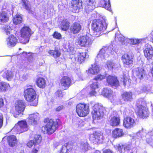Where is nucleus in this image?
<instances>
[{"label":"nucleus","instance_id":"nucleus-1","mask_svg":"<svg viewBox=\"0 0 153 153\" xmlns=\"http://www.w3.org/2000/svg\"><path fill=\"white\" fill-rule=\"evenodd\" d=\"M107 24L105 20L100 19L94 20L91 24V28L94 31V35L98 37L103 34L107 28Z\"/></svg>","mask_w":153,"mask_h":153},{"label":"nucleus","instance_id":"nucleus-2","mask_svg":"<svg viewBox=\"0 0 153 153\" xmlns=\"http://www.w3.org/2000/svg\"><path fill=\"white\" fill-rule=\"evenodd\" d=\"M59 123L60 120L59 119H57L55 122L53 119H50L46 126L42 127V131L45 134L47 133L51 134L55 131Z\"/></svg>","mask_w":153,"mask_h":153},{"label":"nucleus","instance_id":"nucleus-3","mask_svg":"<svg viewBox=\"0 0 153 153\" xmlns=\"http://www.w3.org/2000/svg\"><path fill=\"white\" fill-rule=\"evenodd\" d=\"M24 96L27 101L32 102V105L36 106L38 99L36 98V94L34 89L32 88L27 89L24 91Z\"/></svg>","mask_w":153,"mask_h":153},{"label":"nucleus","instance_id":"nucleus-4","mask_svg":"<svg viewBox=\"0 0 153 153\" xmlns=\"http://www.w3.org/2000/svg\"><path fill=\"white\" fill-rule=\"evenodd\" d=\"M31 30L28 27H23L20 31L21 36L19 38L20 42L26 44L29 42L30 37L31 36Z\"/></svg>","mask_w":153,"mask_h":153},{"label":"nucleus","instance_id":"nucleus-5","mask_svg":"<svg viewBox=\"0 0 153 153\" xmlns=\"http://www.w3.org/2000/svg\"><path fill=\"white\" fill-rule=\"evenodd\" d=\"M93 109L92 114L94 120H98L102 118L105 110V108L102 106L96 104L93 107Z\"/></svg>","mask_w":153,"mask_h":153},{"label":"nucleus","instance_id":"nucleus-6","mask_svg":"<svg viewBox=\"0 0 153 153\" xmlns=\"http://www.w3.org/2000/svg\"><path fill=\"white\" fill-rule=\"evenodd\" d=\"M76 109L78 115L81 117H84L87 116L89 112L88 105L84 103L78 104L76 106Z\"/></svg>","mask_w":153,"mask_h":153},{"label":"nucleus","instance_id":"nucleus-7","mask_svg":"<svg viewBox=\"0 0 153 153\" xmlns=\"http://www.w3.org/2000/svg\"><path fill=\"white\" fill-rule=\"evenodd\" d=\"M76 43L80 46L88 47L92 45V41L87 35L81 36L78 38Z\"/></svg>","mask_w":153,"mask_h":153},{"label":"nucleus","instance_id":"nucleus-8","mask_svg":"<svg viewBox=\"0 0 153 153\" xmlns=\"http://www.w3.org/2000/svg\"><path fill=\"white\" fill-rule=\"evenodd\" d=\"M28 129V128L26 122L25 121L22 120L16 124L12 130L19 134L26 131Z\"/></svg>","mask_w":153,"mask_h":153},{"label":"nucleus","instance_id":"nucleus-9","mask_svg":"<svg viewBox=\"0 0 153 153\" xmlns=\"http://www.w3.org/2000/svg\"><path fill=\"white\" fill-rule=\"evenodd\" d=\"M25 104L23 101L18 100L15 103V108L16 113L14 116L15 117H17V115L20 114H23V113L25 108Z\"/></svg>","mask_w":153,"mask_h":153},{"label":"nucleus","instance_id":"nucleus-10","mask_svg":"<svg viewBox=\"0 0 153 153\" xmlns=\"http://www.w3.org/2000/svg\"><path fill=\"white\" fill-rule=\"evenodd\" d=\"M133 56L129 54H124L122 57V60L124 66L128 67L133 64Z\"/></svg>","mask_w":153,"mask_h":153},{"label":"nucleus","instance_id":"nucleus-11","mask_svg":"<svg viewBox=\"0 0 153 153\" xmlns=\"http://www.w3.org/2000/svg\"><path fill=\"white\" fill-rule=\"evenodd\" d=\"M144 55L148 60L153 58V48L150 45L146 44L143 51Z\"/></svg>","mask_w":153,"mask_h":153},{"label":"nucleus","instance_id":"nucleus-12","mask_svg":"<svg viewBox=\"0 0 153 153\" xmlns=\"http://www.w3.org/2000/svg\"><path fill=\"white\" fill-rule=\"evenodd\" d=\"M137 115L140 117H143L148 116L149 111L146 107L142 105L138 106L136 110Z\"/></svg>","mask_w":153,"mask_h":153},{"label":"nucleus","instance_id":"nucleus-13","mask_svg":"<svg viewBox=\"0 0 153 153\" xmlns=\"http://www.w3.org/2000/svg\"><path fill=\"white\" fill-rule=\"evenodd\" d=\"M111 51L109 48L104 47L100 50L97 55V57L98 58H100L101 60H102L105 59L106 57H108L109 53H110Z\"/></svg>","mask_w":153,"mask_h":153},{"label":"nucleus","instance_id":"nucleus-14","mask_svg":"<svg viewBox=\"0 0 153 153\" xmlns=\"http://www.w3.org/2000/svg\"><path fill=\"white\" fill-rule=\"evenodd\" d=\"M104 138L102 134L99 131L95 132L92 135L91 137V139L93 141V143L95 144L101 142Z\"/></svg>","mask_w":153,"mask_h":153},{"label":"nucleus","instance_id":"nucleus-15","mask_svg":"<svg viewBox=\"0 0 153 153\" xmlns=\"http://www.w3.org/2000/svg\"><path fill=\"white\" fill-rule=\"evenodd\" d=\"M106 80L108 84L114 88L119 86V82L117 77L115 76L109 75L107 77Z\"/></svg>","mask_w":153,"mask_h":153},{"label":"nucleus","instance_id":"nucleus-16","mask_svg":"<svg viewBox=\"0 0 153 153\" xmlns=\"http://www.w3.org/2000/svg\"><path fill=\"white\" fill-rule=\"evenodd\" d=\"M71 6L74 12H78L82 7V1L80 0H73L72 1Z\"/></svg>","mask_w":153,"mask_h":153},{"label":"nucleus","instance_id":"nucleus-17","mask_svg":"<svg viewBox=\"0 0 153 153\" xmlns=\"http://www.w3.org/2000/svg\"><path fill=\"white\" fill-rule=\"evenodd\" d=\"M123 125L125 127L130 128L135 125V122L133 118L128 117L124 119Z\"/></svg>","mask_w":153,"mask_h":153},{"label":"nucleus","instance_id":"nucleus-18","mask_svg":"<svg viewBox=\"0 0 153 153\" xmlns=\"http://www.w3.org/2000/svg\"><path fill=\"white\" fill-rule=\"evenodd\" d=\"M96 2L95 0H87L85 9L87 13L91 11L96 7Z\"/></svg>","mask_w":153,"mask_h":153},{"label":"nucleus","instance_id":"nucleus-19","mask_svg":"<svg viewBox=\"0 0 153 153\" xmlns=\"http://www.w3.org/2000/svg\"><path fill=\"white\" fill-rule=\"evenodd\" d=\"M131 149V146L129 144H123L120 143L118 145V149L119 152L120 153H125L128 152Z\"/></svg>","mask_w":153,"mask_h":153},{"label":"nucleus","instance_id":"nucleus-20","mask_svg":"<svg viewBox=\"0 0 153 153\" xmlns=\"http://www.w3.org/2000/svg\"><path fill=\"white\" fill-rule=\"evenodd\" d=\"M133 71L134 74L140 79H143L145 75V71L143 68H137L134 69Z\"/></svg>","mask_w":153,"mask_h":153},{"label":"nucleus","instance_id":"nucleus-21","mask_svg":"<svg viewBox=\"0 0 153 153\" xmlns=\"http://www.w3.org/2000/svg\"><path fill=\"white\" fill-rule=\"evenodd\" d=\"M82 26L78 22H75L72 24L70 28L71 32L74 34L79 33L81 29Z\"/></svg>","mask_w":153,"mask_h":153},{"label":"nucleus","instance_id":"nucleus-22","mask_svg":"<svg viewBox=\"0 0 153 153\" xmlns=\"http://www.w3.org/2000/svg\"><path fill=\"white\" fill-rule=\"evenodd\" d=\"M39 116V114L38 113L29 115L28 117L29 123L32 125L36 124L37 123Z\"/></svg>","mask_w":153,"mask_h":153},{"label":"nucleus","instance_id":"nucleus-23","mask_svg":"<svg viewBox=\"0 0 153 153\" xmlns=\"http://www.w3.org/2000/svg\"><path fill=\"white\" fill-rule=\"evenodd\" d=\"M7 45L9 47H13L16 45L18 40L16 37L12 35L7 39Z\"/></svg>","mask_w":153,"mask_h":153},{"label":"nucleus","instance_id":"nucleus-24","mask_svg":"<svg viewBox=\"0 0 153 153\" xmlns=\"http://www.w3.org/2000/svg\"><path fill=\"white\" fill-rule=\"evenodd\" d=\"M60 83L62 85L67 88L71 83V79L68 76H64L61 79Z\"/></svg>","mask_w":153,"mask_h":153},{"label":"nucleus","instance_id":"nucleus-25","mask_svg":"<svg viewBox=\"0 0 153 153\" xmlns=\"http://www.w3.org/2000/svg\"><path fill=\"white\" fill-rule=\"evenodd\" d=\"M14 73L8 70H6L4 72L2 76L3 77L7 80L10 81L13 78L14 76Z\"/></svg>","mask_w":153,"mask_h":153},{"label":"nucleus","instance_id":"nucleus-26","mask_svg":"<svg viewBox=\"0 0 153 153\" xmlns=\"http://www.w3.org/2000/svg\"><path fill=\"white\" fill-rule=\"evenodd\" d=\"M9 17L7 13L4 11L0 12V24H3L7 22Z\"/></svg>","mask_w":153,"mask_h":153},{"label":"nucleus","instance_id":"nucleus-27","mask_svg":"<svg viewBox=\"0 0 153 153\" xmlns=\"http://www.w3.org/2000/svg\"><path fill=\"white\" fill-rule=\"evenodd\" d=\"M91 68L88 70V72L92 74H97L100 71V68L99 65L95 63L92 65Z\"/></svg>","mask_w":153,"mask_h":153},{"label":"nucleus","instance_id":"nucleus-28","mask_svg":"<svg viewBox=\"0 0 153 153\" xmlns=\"http://www.w3.org/2000/svg\"><path fill=\"white\" fill-rule=\"evenodd\" d=\"M102 95L108 98H111L113 95V91L109 88H104L101 92Z\"/></svg>","mask_w":153,"mask_h":153},{"label":"nucleus","instance_id":"nucleus-29","mask_svg":"<svg viewBox=\"0 0 153 153\" xmlns=\"http://www.w3.org/2000/svg\"><path fill=\"white\" fill-rule=\"evenodd\" d=\"M100 6L109 11L111 10L110 0H103L100 2Z\"/></svg>","mask_w":153,"mask_h":153},{"label":"nucleus","instance_id":"nucleus-30","mask_svg":"<svg viewBox=\"0 0 153 153\" xmlns=\"http://www.w3.org/2000/svg\"><path fill=\"white\" fill-rule=\"evenodd\" d=\"M7 139L10 146H13L16 144L17 140L15 136L11 135L8 136Z\"/></svg>","mask_w":153,"mask_h":153},{"label":"nucleus","instance_id":"nucleus-31","mask_svg":"<svg viewBox=\"0 0 153 153\" xmlns=\"http://www.w3.org/2000/svg\"><path fill=\"white\" fill-rule=\"evenodd\" d=\"M124 135V132L122 129L117 128L112 132V136L115 138L122 137Z\"/></svg>","mask_w":153,"mask_h":153},{"label":"nucleus","instance_id":"nucleus-32","mask_svg":"<svg viewBox=\"0 0 153 153\" xmlns=\"http://www.w3.org/2000/svg\"><path fill=\"white\" fill-rule=\"evenodd\" d=\"M37 86L40 88H44L46 85V81L45 79L42 77L39 78L36 81Z\"/></svg>","mask_w":153,"mask_h":153},{"label":"nucleus","instance_id":"nucleus-33","mask_svg":"<svg viewBox=\"0 0 153 153\" xmlns=\"http://www.w3.org/2000/svg\"><path fill=\"white\" fill-rule=\"evenodd\" d=\"M69 26V22L66 19H64L61 22L60 27L62 30L66 31L68 29Z\"/></svg>","mask_w":153,"mask_h":153},{"label":"nucleus","instance_id":"nucleus-34","mask_svg":"<svg viewBox=\"0 0 153 153\" xmlns=\"http://www.w3.org/2000/svg\"><path fill=\"white\" fill-rule=\"evenodd\" d=\"M79 147L82 151L85 152L88 150L89 147L87 141H84L80 143Z\"/></svg>","mask_w":153,"mask_h":153},{"label":"nucleus","instance_id":"nucleus-35","mask_svg":"<svg viewBox=\"0 0 153 153\" xmlns=\"http://www.w3.org/2000/svg\"><path fill=\"white\" fill-rule=\"evenodd\" d=\"M122 97L125 101H131L132 99V94L130 92H124L122 94Z\"/></svg>","mask_w":153,"mask_h":153},{"label":"nucleus","instance_id":"nucleus-36","mask_svg":"<svg viewBox=\"0 0 153 153\" xmlns=\"http://www.w3.org/2000/svg\"><path fill=\"white\" fill-rule=\"evenodd\" d=\"M110 123L111 125L112 126H117L120 124V118L118 117H114L111 119Z\"/></svg>","mask_w":153,"mask_h":153},{"label":"nucleus","instance_id":"nucleus-37","mask_svg":"<svg viewBox=\"0 0 153 153\" xmlns=\"http://www.w3.org/2000/svg\"><path fill=\"white\" fill-rule=\"evenodd\" d=\"M10 87L9 84L4 82H0V91L5 92L7 91Z\"/></svg>","mask_w":153,"mask_h":153},{"label":"nucleus","instance_id":"nucleus-38","mask_svg":"<svg viewBox=\"0 0 153 153\" xmlns=\"http://www.w3.org/2000/svg\"><path fill=\"white\" fill-rule=\"evenodd\" d=\"M48 53L54 58L59 57L61 54L60 52L58 50L55 49L54 51L50 50Z\"/></svg>","mask_w":153,"mask_h":153},{"label":"nucleus","instance_id":"nucleus-39","mask_svg":"<svg viewBox=\"0 0 153 153\" xmlns=\"http://www.w3.org/2000/svg\"><path fill=\"white\" fill-rule=\"evenodd\" d=\"M22 18L21 15L17 14L13 19L14 23L17 25L21 23L22 21Z\"/></svg>","mask_w":153,"mask_h":153},{"label":"nucleus","instance_id":"nucleus-40","mask_svg":"<svg viewBox=\"0 0 153 153\" xmlns=\"http://www.w3.org/2000/svg\"><path fill=\"white\" fill-rule=\"evenodd\" d=\"M106 65L109 69H111L116 67L117 65L113 61H108L106 62Z\"/></svg>","mask_w":153,"mask_h":153},{"label":"nucleus","instance_id":"nucleus-41","mask_svg":"<svg viewBox=\"0 0 153 153\" xmlns=\"http://www.w3.org/2000/svg\"><path fill=\"white\" fill-rule=\"evenodd\" d=\"M23 5L25 8L28 11L29 13H32L30 10V6L29 2L27 0H22Z\"/></svg>","mask_w":153,"mask_h":153},{"label":"nucleus","instance_id":"nucleus-42","mask_svg":"<svg viewBox=\"0 0 153 153\" xmlns=\"http://www.w3.org/2000/svg\"><path fill=\"white\" fill-rule=\"evenodd\" d=\"M34 140L35 146L40 143L42 140V137L40 135H35L34 136Z\"/></svg>","mask_w":153,"mask_h":153},{"label":"nucleus","instance_id":"nucleus-43","mask_svg":"<svg viewBox=\"0 0 153 153\" xmlns=\"http://www.w3.org/2000/svg\"><path fill=\"white\" fill-rule=\"evenodd\" d=\"M99 83L96 79H94L92 81V83L90 85V87L92 89L95 90L99 88Z\"/></svg>","mask_w":153,"mask_h":153},{"label":"nucleus","instance_id":"nucleus-44","mask_svg":"<svg viewBox=\"0 0 153 153\" xmlns=\"http://www.w3.org/2000/svg\"><path fill=\"white\" fill-rule=\"evenodd\" d=\"M86 53L85 52H82L79 54L78 55V60L80 61L81 63L83 62L85 59L86 56Z\"/></svg>","mask_w":153,"mask_h":153},{"label":"nucleus","instance_id":"nucleus-45","mask_svg":"<svg viewBox=\"0 0 153 153\" xmlns=\"http://www.w3.org/2000/svg\"><path fill=\"white\" fill-rule=\"evenodd\" d=\"M116 39L117 38L118 40L120 42L123 44L125 43L126 41V39L123 35L120 34L117 36V35H115Z\"/></svg>","mask_w":153,"mask_h":153},{"label":"nucleus","instance_id":"nucleus-46","mask_svg":"<svg viewBox=\"0 0 153 153\" xmlns=\"http://www.w3.org/2000/svg\"><path fill=\"white\" fill-rule=\"evenodd\" d=\"M54 38L58 39H60L62 38V36L60 33L55 32L53 34Z\"/></svg>","mask_w":153,"mask_h":153},{"label":"nucleus","instance_id":"nucleus-47","mask_svg":"<svg viewBox=\"0 0 153 153\" xmlns=\"http://www.w3.org/2000/svg\"><path fill=\"white\" fill-rule=\"evenodd\" d=\"M66 147L65 144L62 146L60 150L59 153H67L68 152Z\"/></svg>","mask_w":153,"mask_h":153},{"label":"nucleus","instance_id":"nucleus-48","mask_svg":"<svg viewBox=\"0 0 153 153\" xmlns=\"http://www.w3.org/2000/svg\"><path fill=\"white\" fill-rule=\"evenodd\" d=\"M146 142L150 145H152L153 143V139L150 136H147V138L146 140Z\"/></svg>","mask_w":153,"mask_h":153},{"label":"nucleus","instance_id":"nucleus-49","mask_svg":"<svg viewBox=\"0 0 153 153\" xmlns=\"http://www.w3.org/2000/svg\"><path fill=\"white\" fill-rule=\"evenodd\" d=\"M66 146L67 150L68 152L70 151L73 148V146L72 144L69 143H67L64 144Z\"/></svg>","mask_w":153,"mask_h":153},{"label":"nucleus","instance_id":"nucleus-50","mask_svg":"<svg viewBox=\"0 0 153 153\" xmlns=\"http://www.w3.org/2000/svg\"><path fill=\"white\" fill-rule=\"evenodd\" d=\"M11 30L10 27L9 26H7L4 28V31L6 35L10 34Z\"/></svg>","mask_w":153,"mask_h":153},{"label":"nucleus","instance_id":"nucleus-51","mask_svg":"<svg viewBox=\"0 0 153 153\" xmlns=\"http://www.w3.org/2000/svg\"><path fill=\"white\" fill-rule=\"evenodd\" d=\"M28 75L27 74H24L20 78V80L24 81L28 78Z\"/></svg>","mask_w":153,"mask_h":153},{"label":"nucleus","instance_id":"nucleus-52","mask_svg":"<svg viewBox=\"0 0 153 153\" xmlns=\"http://www.w3.org/2000/svg\"><path fill=\"white\" fill-rule=\"evenodd\" d=\"M105 77V76L104 75H102L100 74L97 76L96 77L94 78L95 79H96L97 81L98 80H101L102 79H104Z\"/></svg>","mask_w":153,"mask_h":153},{"label":"nucleus","instance_id":"nucleus-53","mask_svg":"<svg viewBox=\"0 0 153 153\" xmlns=\"http://www.w3.org/2000/svg\"><path fill=\"white\" fill-rule=\"evenodd\" d=\"M34 144L35 145V143L34 141L32 140H30L28 142L27 145L28 147L29 148H30Z\"/></svg>","mask_w":153,"mask_h":153},{"label":"nucleus","instance_id":"nucleus-54","mask_svg":"<svg viewBox=\"0 0 153 153\" xmlns=\"http://www.w3.org/2000/svg\"><path fill=\"white\" fill-rule=\"evenodd\" d=\"M56 95L58 97H62L63 96L62 92L60 91H58L55 93Z\"/></svg>","mask_w":153,"mask_h":153},{"label":"nucleus","instance_id":"nucleus-55","mask_svg":"<svg viewBox=\"0 0 153 153\" xmlns=\"http://www.w3.org/2000/svg\"><path fill=\"white\" fill-rule=\"evenodd\" d=\"M3 121V117L1 114L0 113V128L2 127Z\"/></svg>","mask_w":153,"mask_h":153},{"label":"nucleus","instance_id":"nucleus-56","mask_svg":"<svg viewBox=\"0 0 153 153\" xmlns=\"http://www.w3.org/2000/svg\"><path fill=\"white\" fill-rule=\"evenodd\" d=\"M97 94V92L95 90L92 89V91L90 92V94L91 96H96Z\"/></svg>","mask_w":153,"mask_h":153},{"label":"nucleus","instance_id":"nucleus-57","mask_svg":"<svg viewBox=\"0 0 153 153\" xmlns=\"http://www.w3.org/2000/svg\"><path fill=\"white\" fill-rule=\"evenodd\" d=\"M129 80H128L127 78L124 79L123 82V84L124 86H125L129 84Z\"/></svg>","mask_w":153,"mask_h":153},{"label":"nucleus","instance_id":"nucleus-58","mask_svg":"<svg viewBox=\"0 0 153 153\" xmlns=\"http://www.w3.org/2000/svg\"><path fill=\"white\" fill-rule=\"evenodd\" d=\"M64 108V106L62 105L57 108L56 109V110L57 111H59L63 109Z\"/></svg>","mask_w":153,"mask_h":153},{"label":"nucleus","instance_id":"nucleus-59","mask_svg":"<svg viewBox=\"0 0 153 153\" xmlns=\"http://www.w3.org/2000/svg\"><path fill=\"white\" fill-rule=\"evenodd\" d=\"M20 75L18 72H16L15 74V79H19L20 80Z\"/></svg>","mask_w":153,"mask_h":153},{"label":"nucleus","instance_id":"nucleus-60","mask_svg":"<svg viewBox=\"0 0 153 153\" xmlns=\"http://www.w3.org/2000/svg\"><path fill=\"white\" fill-rule=\"evenodd\" d=\"M103 153H112V152L110 149H105L103 151Z\"/></svg>","mask_w":153,"mask_h":153},{"label":"nucleus","instance_id":"nucleus-61","mask_svg":"<svg viewBox=\"0 0 153 153\" xmlns=\"http://www.w3.org/2000/svg\"><path fill=\"white\" fill-rule=\"evenodd\" d=\"M4 105L3 100L2 98H0V108L2 107Z\"/></svg>","mask_w":153,"mask_h":153},{"label":"nucleus","instance_id":"nucleus-62","mask_svg":"<svg viewBox=\"0 0 153 153\" xmlns=\"http://www.w3.org/2000/svg\"><path fill=\"white\" fill-rule=\"evenodd\" d=\"M133 44H136L139 43V40L137 39H133Z\"/></svg>","mask_w":153,"mask_h":153},{"label":"nucleus","instance_id":"nucleus-63","mask_svg":"<svg viewBox=\"0 0 153 153\" xmlns=\"http://www.w3.org/2000/svg\"><path fill=\"white\" fill-rule=\"evenodd\" d=\"M38 150L36 149H34L32 152V153H37Z\"/></svg>","mask_w":153,"mask_h":153},{"label":"nucleus","instance_id":"nucleus-64","mask_svg":"<svg viewBox=\"0 0 153 153\" xmlns=\"http://www.w3.org/2000/svg\"><path fill=\"white\" fill-rule=\"evenodd\" d=\"M94 153H101L98 150H97Z\"/></svg>","mask_w":153,"mask_h":153}]
</instances>
